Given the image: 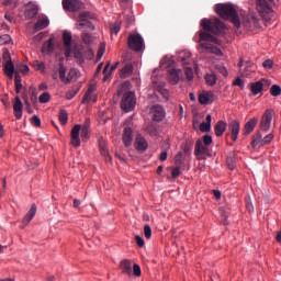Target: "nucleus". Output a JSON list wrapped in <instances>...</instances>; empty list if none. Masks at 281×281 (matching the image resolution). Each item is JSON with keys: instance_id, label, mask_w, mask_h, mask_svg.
I'll return each mask as SVG.
<instances>
[{"instance_id": "nucleus-1", "label": "nucleus", "mask_w": 281, "mask_h": 281, "mask_svg": "<svg viewBox=\"0 0 281 281\" xmlns=\"http://www.w3.org/2000/svg\"><path fill=\"white\" fill-rule=\"evenodd\" d=\"M201 26L204 31L200 32L198 49H200V52H206L207 54H215V56H223V50L214 45H221V41L215 36L225 30V24L218 19H202ZM212 43H214V45H212Z\"/></svg>"}, {"instance_id": "nucleus-2", "label": "nucleus", "mask_w": 281, "mask_h": 281, "mask_svg": "<svg viewBox=\"0 0 281 281\" xmlns=\"http://www.w3.org/2000/svg\"><path fill=\"white\" fill-rule=\"evenodd\" d=\"M215 12L224 19V21H232L235 27H240V18L236 11V7L232 3H218L215 5Z\"/></svg>"}, {"instance_id": "nucleus-3", "label": "nucleus", "mask_w": 281, "mask_h": 281, "mask_svg": "<svg viewBox=\"0 0 281 281\" xmlns=\"http://www.w3.org/2000/svg\"><path fill=\"white\" fill-rule=\"evenodd\" d=\"M91 126V120L87 119L83 125L77 124L70 132V144L74 148H80V131L82 142H89V128Z\"/></svg>"}, {"instance_id": "nucleus-4", "label": "nucleus", "mask_w": 281, "mask_h": 281, "mask_svg": "<svg viewBox=\"0 0 281 281\" xmlns=\"http://www.w3.org/2000/svg\"><path fill=\"white\" fill-rule=\"evenodd\" d=\"M120 95H122V99H121L122 111H124L125 113H130V111H133L136 104L135 93L131 91L124 92V85H122L121 88H119L116 93L114 94V100L120 98Z\"/></svg>"}, {"instance_id": "nucleus-5", "label": "nucleus", "mask_w": 281, "mask_h": 281, "mask_svg": "<svg viewBox=\"0 0 281 281\" xmlns=\"http://www.w3.org/2000/svg\"><path fill=\"white\" fill-rule=\"evenodd\" d=\"M160 69H166L169 82L177 85V58L175 56H165L160 61Z\"/></svg>"}, {"instance_id": "nucleus-6", "label": "nucleus", "mask_w": 281, "mask_h": 281, "mask_svg": "<svg viewBox=\"0 0 281 281\" xmlns=\"http://www.w3.org/2000/svg\"><path fill=\"white\" fill-rule=\"evenodd\" d=\"M178 61L182 65L187 80L190 82L194 79V70L190 67L192 63V53L190 50H181L178 53Z\"/></svg>"}, {"instance_id": "nucleus-7", "label": "nucleus", "mask_w": 281, "mask_h": 281, "mask_svg": "<svg viewBox=\"0 0 281 281\" xmlns=\"http://www.w3.org/2000/svg\"><path fill=\"white\" fill-rule=\"evenodd\" d=\"M194 155L199 161H205L210 157V147L203 144V139L196 140Z\"/></svg>"}, {"instance_id": "nucleus-8", "label": "nucleus", "mask_w": 281, "mask_h": 281, "mask_svg": "<svg viewBox=\"0 0 281 281\" xmlns=\"http://www.w3.org/2000/svg\"><path fill=\"white\" fill-rule=\"evenodd\" d=\"M127 45L133 52H142L144 49V38L139 34H132L127 40Z\"/></svg>"}, {"instance_id": "nucleus-9", "label": "nucleus", "mask_w": 281, "mask_h": 281, "mask_svg": "<svg viewBox=\"0 0 281 281\" xmlns=\"http://www.w3.org/2000/svg\"><path fill=\"white\" fill-rule=\"evenodd\" d=\"M255 3L257 5V11L263 19L267 18L268 14H271V12H273L271 4H269L267 0H255Z\"/></svg>"}, {"instance_id": "nucleus-10", "label": "nucleus", "mask_w": 281, "mask_h": 281, "mask_svg": "<svg viewBox=\"0 0 281 281\" xmlns=\"http://www.w3.org/2000/svg\"><path fill=\"white\" fill-rule=\"evenodd\" d=\"M82 1L80 0H63V8L68 12H78L82 10Z\"/></svg>"}, {"instance_id": "nucleus-11", "label": "nucleus", "mask_w": 281, "mask_h": 281, "mask_svg": "<svg viewBox=\"0 0 281 281\" xmlns=\"http://www.w3.org/2000/svg\"><path fill=\"white\" fill-rule=\"evenodd\" d=\"M150 113L154 122H161V120L166 117V112L164 111V106L161 105L151 106Z\"/></svg>"}, {"instance_id": "nucleus-12", "label": "nucleus", "mask_w": 281, "mask_h": 281, "mask_svg": "<svg viewBox=\"0 0 281 281\" xmlns=\"http://www.w3.org/2000/svg\"><path fill=\"white\" fill-rule=\"evenodd\" d=\"M271 120H273V116L271 115V111L267 110L261 119L260 128L263 132H267L269 128H271Z\"/></svg>"}, {"instance_id": "nucleus-13", "label": "nucleus", "mask_w": 281, "mask_h": 281, "mask_svg": "<svg viewBox=\"0 0 281 281\" xmlns=\"http://www.w3.org/2000/svg\"><path fill=\"white\" fill-rule=\"evenodd\" d=\"M228 131L231 132V137L233 142L238 139V133H240V122L232 121L228 125Z\"/></svg>"}, {"instance_id": "nucleus-14", "label": "nucleus", "mask_w": 281, "mask_h": 281, "mask_svg": "<svg viewBox=\"0 0 281 281\" xmlns=\"http://www.w3.org/2000/svg\"><path fill=\"white\" fill-rule=\"evenodd\" d=\"M135 148L138 153H146L148 149V142H146V138L142 137V135H137L135 138Z\"/></svg>"}, {"instance_id": "nucleus-15", "label": "nucleus", "mask_w": 281, "mask_h": 281, "mask_svg": "<svg viewBox=\"0 0 281 281\" xmlns=\"http://www.w3.org/2000/svg\"><path fill=\"white\" fill-rule=\"evenodd\" d=\"M13 111L16 120H21L23 117V102L19 95L15 97V101L13 103Z\"/></svg>"}, {"instance_id": "nucleus-16", "label": "nucleus", "mask_w": 281, "mask_h": 281, "mask_svg": "<svg viewBox=\"0 0 281 281\" xmlns=\"http://www.w3.org/2000/svg\"><path fill=\"white\" fill-rule=\"evenodd\" d=\"M200 104H212L214 102V92L212 91H203L199 95Z\"/></svg>"}, {"instance_id": "nucleus-17", "label": "nucleus", "mask_w": 281, "mask_h": 281, "mask_svg": "<svg viewBox=\"0 0 281 281\" xmlns=\"http://www.w3.org/2000/svg\"><path fill=\"white\" fill-rule=\"evenodd\" d=\"M120 269L125 276H133V266H131V260L124 259L120 262Z\"/></svg>"}, {"instance_id": "nucleus-18", "label": "nucleus", "mask_w": 281, "mask_h": 281, "mask_svg": "<svg viewBox=\"0 0 281 281\" xmlns=\"http://www.w3.org/2000/svg\"><path fill=\"white\" fill-rule=\"evenodd\" d=\"M123 144L128 147L133 144V128L125 127L123 131Z\"/></svg>"}, {"instance_id": "nucleus-19", "label": "nucleus", "mask_w": 281, "mask_h": 281, "mask_svg": "<svg viewBox=\"0 0 281 281\" xmlns=\"http://www.w3.org/2000/svg\"><path fill=\"white\" fill-rule=\"evenodd\" d=\"M38 14V5L34 3H29L26 5L25 16L26 19H34Z\"/></svg>"}, {"instance_id": "nucleus-20", "label": "nucleus", "mask_w": 281, "mask_h": 281, "mask_svg": "<svg viewBox=\"0 0 281 281\" xmlns=\"http://www.w3.org/2000/svg\"><path fill=\"white\" fill-rule=\"evenodd\" d=\"M216 137H223V133L227 131V123L224 121H218L214 127Z\"/></svg>"}, {"instance_id": "nucleus-21", "label": "nucleus", "mask_w": 281, "mask_h": 281, "mask_svg": "<svg viewBox=\"0 0 281 281\" xmlns=\"http://www.w3.org/2000/svg\"><path fill=\"white\" fill-rule=\"evenodd\" d=\"M133 75V64L125 63L124 67L120 70L121 78H128V76Z\"/></svg>"}, {"instance_id": "nucleus-22", "label": "nucleus", "mask_w": 281, "mask_h": 281, "mask_svg": "<svg viewBox=\"0 0 281 281\" xmlns=\"http://www.w3.org/2000/svg\"><path fill=\"white\" fill-rule=\"evenodd\" d=\"M211 130H212V115L207 114L206 122H202L200 124V131L201 133H210Z\"/></svg>"}, {"instance_id": "nucleus-23", "label": "nucleus", "mask_w": 281, "mask_h": 281, "mask_svg": "<svg viewBox=\"0 0 281 281\" xmlns=\"http://www.w3.org/2000/svg\"><path fill=\"white\" fill-rule=\"evenodd\" d=\"M256 124H258V119L254 117L248 121L244 127V135H249L256 128Z\"/></svg>"}, {"instance_id": "nucleus-24", "label": "nucleus", "mask_w": 281, "mask_h": 281, "mask_svg": "<svg viewBox=\"0 0 281 281\" xmlns=\"http://www.w3.org/2000/svg\"><path fill=\"white\" fill-rule=\"evenodd\" d=\"M49 25V19L47 18H41L37 20V22L34 25L35 32H41V30H45Z\"/></svg>"}, {"instance_id": "nucleus-25", "label": "nucleus", "mask_w": 281, "mask_h": 281, "mask_svg": "<svg viewBox=\"0 0 281 281\" xmlns=\"http://www.w3.org/2000/svg\"><path fill=\"white\" fill-rule=\"evenodd\" d=\"M59 78L61 82H65V85H69L71 82V79L66 76L67 69L65 68V65H63V61L59 63Z\"/></svg>"}, {"instance_id": "nucleus-26", "label": "nucleus", "mask_w": 281, "mask_h": 281, "mask_svg": "<svg viewBox=\"0 0 281 281\" xmlns=\"http://www.w3.org/2000/svg\"><path fill=\"white\" fill-rule=\"evenodd\" d=\"M36 216V205L32 204L30 211L26 213V215L23 218V223L27 225V223H31L32 220Z\"/></svg>"}, {"instance_id": "nucleus-27", "label": "nucleus", "mask_w": 281, "mask_h": 281, "mask_svg": "<svg viewBox=\"0 0 281 281\" xmlns=\"http://www.w3.org/2000/svg\"><path fill=\"white\" fill-rule=\"evenodd\" d=\"M3 71H4L5 76H8V78H10V80H12V78H14V63H12V61L5 63Z\"/></svg>"}, {"instance_id": "nucleus-28", "label": "nucleus", "mask_w": 281, "mask_h": 281, "mask_svg": "<svg viewBox=\"0 0 281 281\" xmlns=\"http://www.w3.org/2000/svg\"><path fill=\"white\" fill-rule=\"evenodd\" d=\"M192 146H194V139L188 138L182 145L181 149L186 155H190L192 153Z\"/></svg>"}, {"instance_id": "nucleus-29", "label": "nucleus", "mask_w": 281, "mask_h": 281, "mask_svg": "<svg viewBox=\"0 0 281 281\" xmlns=\"http://www.w3.org/2000/svg\"><path fill=\"white\" fill-rule=\"evenodd\" d=\"M116 69H117V63L114 64L113 66H111V64L108 63L103 69V74H104L103 81L106 82V79L109 78V76H111V72L115 71Z\"/></svg>"}, {"instance_id": "nucleus-30", "label": "nucleus", "mask_w": 281, "mask_h": 281, "mask_svg": "<svg viewBox=\"0 0 281 281\" xmlns=\"http://www.w3.org/2000/svg\"><path fill=\"white\" fill-rule=\"evenodd\" d=\"M54 52V40L49 38L42 46V54H52Z\"/></svg>"}, {"instance_id": "nucleus-31", "label": "nucleus", "mask_w": 281, "mask_h": 281, "mask_svg": "<svg viewBox=\"0 0 281 281\" xmlns=\"http://www.w3.org/2000/svg\"><path fill=\"white\" fill-rule=\"evenodd\" d=\"M204 80L209 87H214V85H216V80L218 79L216 77V74L209 72L205 75Z\"/></svg>"}, {"instance_id": "nucleus-32", "label": "nucleus", "mask_w": 281, "mask_h": 281, "mask_svg": "<svg viewBox=\"0 0 281 281\" xmlns=\"http://www.w3.org/2000/svg\"><path fill=\"white\" fill-rule=\"evenodd\" d=\"M251 146L252 148H256V147H260V146H265L262 144V134L260 132H258L255 136H252V142H251Z\"/></svg>"}, {"instance_id": "nucleus-33", "label": "nucleus", "mask_w": 281, "mask_h": 281, "mask_svg": "<svg viewBox=\"0 0 281 281\" xmlns=\"http://www.w3.org/2000/svg\"><path fill=\"white\" fill-rule=\"evenodd\" d=\"M250 89L254 95H258V93H260L263 89L262 81L259 80L257 82L251 83Z\"/></svg>"}, {"instance_id": "nucleus-34", "label": "nucleus", "mask_w": 281, "mask_h": 281, "mask_svg": "<svg viewBox=\"0 0 281 281\" xmlns=\"http://www.w3.org/2000/svg\"><path fill=\"white\" fill-rule=\"evenodd\" d=\"M71 32L69 31H64L63 33V42H64V47H71Z\"/></svg>"}, {"instance_id": "nucleus-35", "label": "nucleus", "mask_w": 281, "mask_h": 281, "mask_svg": "<svg viewBox=\"0 0 281 281\" xmlns=\"http://www.w3.org/2000/svg\"><path fill=\"white\" fill-rule=\"evenodd\" d=\"M93 91H95V87L90 86L81 100V104H89V95H93Z\"/></svg>"}, {"instance_id": "nucleus-36", "label": "nucleus", "mask_w": 281, "mask_h": 281, "mask_svg": "<svg viewBox=\"0 0 281 281\" xmlns=\"http://www.w3.org/2000/svg\"><path fill=\"white\" fill-rule=\"evenodd\" d=\"M82 27H87V30H95V26L89 20L86 22H78L77 30H82Z\"/></svg>"}, {"instance_id": "nucleus-37", "label": "nucleus", "mask_w": 281, "mask_h": 281, "mask_svg": "<svg viewBox=\"0 0 281 281\" xmlns=\"http://www.w3.org/2000/svg\"><path fill=\"white\" fill-rule=\"evenodd\" d=\"M99 149L103 157H109V149H106V143L104 140H99Z\"/></svg>"}, {"instance_id": "nucleus-38", "label": "nucleus", "mask_w": 281, "mask_h": 281, "mask_svg": "<svg viewBox=\"0 0 281 281\" xmlns=\"http://www.w3.org/2000/svg\"><path fill=\"white\" fill-rule=\"evenodd\" d=\"M58 119L60 124L65 126V124H67V121L69 120V115L67 114V111L60 110Z\"/></svg>"}, {"instance_id": "nucleus-39", "label": "nucleus", "mask_w": 281, "mask_h": 281, "mask_svg": "<svg viewBox=\"0 0 281 281\" xmlns=\"http://www.w3.org/2000/svg\"><path fill=\"white\" fill-rule=\"evenodd\" d=\"M146 131L151 137H157V135H159L157 126H155L153 123L147 126Z\"/></svg>"}, {"instance_id": "nucleus-40", "label": "nucleus", "mask_w": 281, "mask_h": 281, "mask_svg": "<svg viewBox=\"0 0 281 281\" xmlns=\"http://www.w3.org/2000/svg\"><path fill=\"white\" fill-rule=\"evenodd\" d=\"M74 56L76 60L79 63V65H83L85 56L82 55V52L80 49H75Z\"/></svg>"}, {"instance_id": "nucleus-41", "label": "nucleus", "mask_w": 281, "mask_h": 281, "mask_svg": "<svg viewBox=\"0 0 281 281\" xmlns=\"http://www.w3.org/2000/svg\"><path fill=\"white\" fill-rule=\"evenodd\" d=\"M270 93H271V95H273V98H278V95H281V88H280V86L273 85L270 88Z\"/></svg>"}, {"instance_id": "nucleus-42", "label": "nucleus", "mask_w": 281, "mask_h": 281, "mask_svg": "<svg viewBox=\"0 0 281 281\" xmlns=\"http://www.w3.org/2000/svg\"><path fill=\"white\" fill-rule=\"evenodd\" d=\"M81 38L85 45H91L93 43V37L89 33H82Z\"/></svg>"}, {"instance_id": "nucleus-43", "label": "nucleus", "mask_w": 281, "mask_h": 281, "mask_svg": "<svg viewBox=\"0 0 281 281\" xmlns=\"http://www.w3.org/2000/svg\"><path fill=\"white\" fill-rule=\"evenodd\" d=\"M78 91H80V88L71 89L66 93V100H74L76 95L78 94Z\"/></svg>"}, {"instance_id": "nucleus-44", "label": "nucleus", "mask_w": 281, "mask_h": 281, "mask_svg": "<svg viewBox=\"0 0 281 281\" xmlns=\"http://www.w3.org/2000/svg\"><path fill=\"white\" fill-rule=\"evenodd\" d=\"M50 95H49V92H43L41 95H40V102L41 104H47V102H49L50 100Z\"/></svg>"}, {"instance_id": "nucleus-45", "label": "nucleus", "mask_w": 281, "mask_h": 281, "mask_svg": "<svg viewBox=\"0 0 281 281\" xmlns=\"http://www.w3.org/2000/svg\"><path fill=\"white\" fill-rule=\"evenodd\" d=\"M2 60H4V63H12V56L8 48H3Z\"/></svg>"}, {"instance_id": "nucleus-46", "label": "nucleus", "mask_w": 281, "mask_h": 281, "mask_svg": "<svg viewBox=\"0 0 281 281\" xmlns=\"http://www.w3.org/2000/svg\"><path fill=\"white\" fill-rule=\"evenodd\" d=\"M144 236L147 238V240H150V237L153 236V229L150 228V225L144 226Z\"/></svg>"}, {"instance_id": "nucleus-47", "label": "nucleus", "mask_w": 281, "mask_h": 281, "mask_svg": "<svg viewBox=\"0 0 281 281\" xmlns=\"http://www.w3.org/2000/svg\"><path fill=\"white\" fill-rule=\"evenodd\" d=\"M133 276H135L136 278H139L142 276V268L137 263L133 266Z\"/></svg>"}, {"instance_id": "nucleus-48", "label": "nucleus", "mask_w": 281, "mask_h": 281, "mask_svg": "<svg viewBox=\"0 0 281 281\" xmlns=\"http://www.w3.org/2000/svg\"><path fill=\"white\" fill-rule=\"evenodd\" d=\"M121 24L120 22H115L114 24H112L111 26V32L115 35H117L120 33V30H121Z\"/></svg>"}, {"instance_id": "nucleus-49", "label": "nucleus", "mask_w": 281, "mask_h": 281, "mask_svg": "<svg viewBox=\"0 0 281 281\" xmlns=\"http://www.w3.org/2000/svg\"><path fill=\"white\" fill-rule=\"evenodd\" d=\"M212 136L211 135H204L202 139V144L204 146H212Z\"/></svg>"}, {"instance_id": "nucleus-50", "label": "nucleus", "mask_w": 281, "mask_h": 281, "mask_svg": "<svg viewBox=\"0 0 281 281\" xmlns=\"http://www.w3.org/2000/svg\"><path fill=\"white\" fill-rule=\"evenodd\" d=\"M273 140V134H268L262 138V145L267 146V144H271V142Z\"/></svg>"}, {"instance_id": "nucleus-51", "label": "nucleus", "mask_w": 281, "mask_h": 281, "mask_svg": "<svg viewBox=\"0 0 281 281\" xmlns=\"http://www.w3.org/2000/svg\"><path fill=\"white\" fill-rule=\"evenodd\" d=\"M31 124L36 127L41 126V117L38 115L31 117Z\"/></svg>"}, {"instance_id": "nucleus-52", "label": "nucleus", "mask_w": 281, "mask_h": 281, "mask_svg": "<svg viewBox=\"0 0 281 281\" xmlns=\"http://www.w3.org/2000/svg\"><path fill=\"white\" fill-rule=\"evenodd\" d=\"M262 67L265 69H273V60L267 59L262 63Z\"/></svg>"}, {"instance_id": "nucleus-53", "label": "nucleus", "mask_w": 281, "mask_h": 281, "mask_svg": "<svg viewBox=\"0 0 281 281\" xmlns=\"http://www.w3.org/2000/svg\"><path fill=\"white\" fill-rule=\"evenodd\" d=\"M10 41H11V37L8 34H4V35L0 36L1 45H5V44L10 43Z\"/></svg>"}, {"instance_id": "nucleus-54", "label": "nucleus", "mask_w": 281, "mask_h": 281, "mask_svg": "<svg viewBox=\"0 0 281 281\" xmlns=\"http://www.w3.org/2000/svg\"><path fill=\"white\" fill-rule=\"evenodd\" d=\"M226 164H227L229 170H234V168H236V162H234V158H232V157H228L226 159Z\"/></svg>"}, {"instance_id": "nucleus-55", "label": "nucleus", "mask_w": 281, "mask_h": 281, "mask_svg": "<svg viewBox=\"0 0 281 281\" xmlns=\"http://www.w3.org/2000/svg\"><path fill=\"white\" fill-rule=\"evenodd\" d=\"M87 19H89V12H83L79 14V23H85L86 21H89Z\"/></svg>"}, {"instance_id": "nucleus-56", "label": "nucleus", "mask_w": 281, "mask_h": 281, "mask_svg": "<svg viewBox=\"0 0 281 281\" xmlns=\"http://www.w3.org/2000/svg\"><path fill=\"white\" fill-rule=\"evenodd\" d=\"M19 71H21V74H24V75L29 74L30 72V67L25 64H21L19 66Z\"/></svg>"}, {"instance_id": "nucleus-57", "label": "nucleus", "mask_w": 281, "mask_h": 281, "mask_svg": "<svg viewBox=\"0 0 281 281\" xmlns=\"http://www.w3.org/2000/svg\"><path fill=\"white\" fill-rule=\"evenodd\" d=\"M104 52H105V49L102 46L98 49L97 60H102V57L104 56Z\"/></svg>"}, {"instance_id": "nucleus-58", "label": "nucleus", "mask_w": 281, "mask_h": 281, "mask_svg": "<svg viewBox=\"0 0 281 281\" xmlns=\"http://www.w3.org/2000/svg\"><path fill=\"white\" fill-rule=\"evenodd\" d=\"M216 69H217V71L220 74H222V76H224L226 78V76H227V68H225L224 66H217Z\"/></svg>"}, {"instance_id": "nucleus-59", "label": "nucleus", "mask_w": 281, "mask_h": 281, "mask_svg": "<svg viewBox=\"0 0 281 281\" xmlns=\"http://www.w3.org/2000/svg\"><path fill=\"white\" fill-rule=\"evenodd\" d=\"M135 240H136V245H138L139 247H144V238H142V236L136 235Z\"/></svg>"}, {"instance_id": "nucleus-60", "label": "nucleus", "mask_w": 281, "mask_h": 281, "mask_svg": "<svg viewBox=\"0 0 281 281\" xmlns=\"http://www.w3.org/2000/svg\"><path fill=\"white\" fill-rule=\"evenodd\" d=\"M233 85H234L235 87H241V89H243V87H245V83L243 82V79H240V78L235 79V81L233 82Z\"/></svg>"}, {"instance_id": "nucleus-61", "label": "nucleus", "mask_w": 281, "mask_h": 281, "mask_svg": "<svg viewBox=\"0 0 281 281\" xmlns=\"http://www.w3.org/2000/svg\"><path fill=\"white\" fill-rule=\"evenodd\" d=\"M159 159L160 161H166L168 159V151L167 150L161 151Z\"/></svg>"}, {"instance_id": "nucleus-62", "label": "nucleus", "mask_w": 281, "mask_h": 281, "mask_svg": "<svg viewBox=\"0 0 281 281\" xmlns=\"http://www.w3.org/2000/svg\"><path fill=\"white\" fill-rule=\"evenodd\" d=\"M75 76H78V69L72 68L68 74V78L71 80V78H74Z\"/></svg>"}, {"instance_id": "nucleus-63", "label": "nucleus", "mask_w": 281, "mask_h": 281, "mask_svg": "<svg viewBox=\"0 0 281 281\" xmlns=\"http://www.w3.org/2000/svg\"><path fill=\"white\" fill-rule=\"evenodd\" d=\"M65 56L69 58L71 56V46L65 47Z\"/></svg>"}, {"instance_id": "nucleus-64", "label": "nucleus", "mask_w": 281, "mask_h": 281, "mask_svg": "<svg viewBox=\"0 0 281 281\" xmlns=\"http://www.w3.org/2000/svg\"><path fill=\"white\" fill-rule=\"evenodd\" d=\"M213 195L218 201V200H221L222 193L218 190H213Z\"/></svg>"}]
</instances>
